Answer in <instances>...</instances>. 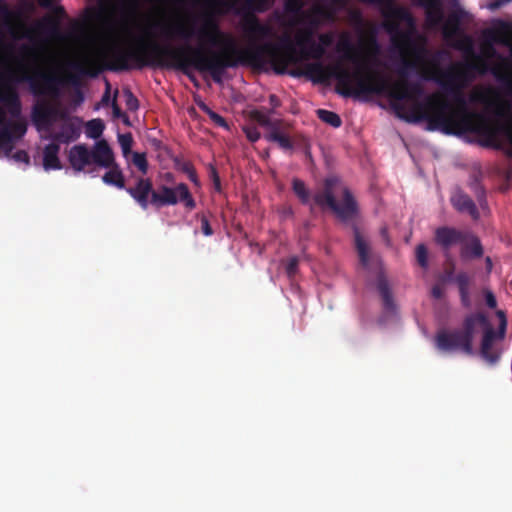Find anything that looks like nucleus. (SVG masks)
Segmentation results:
<instances>
[{
    "mask_svg": "<svg viewBox=\"0 0 512 512\" xmlns=\"http://www.w3.org/2000/svg\"><path fill=\"white\" fill-rule=\"evenodd\" d=\"M117 91L115 92V97L114 99L112 100L111 102V106H112V112H113V116L115 118H124V122L125 123H128V117L122 112L121 108L119 107V105L117 104V101H116V95H117Z\"/></svg>",
    "mask_w": 512,
    "mask_h": 512,
    "instance_id": "nucleus-45",
    "label": "nucleus"
},
{
    "mask_svg": "<svg viewBox=\"0 0 512 512\" xmlns=\"http://www.w3.org/2000/svg\"><path fill=\"white\" fill-rule=\"evenodd\" d=\"M490 37L492 42H499V39L496 38L495 32H490Z\"/></svg>",
    "mask_w": 512,
    "mask_h": 512,
    "instance_id": "nucleus-61",
    "label": "nucleus"
},
{
    "mask_svg": "<svg viewBox=\"0 0 512 512\" xmlns=\"http://www.w3.org/2000/svg\"><path fill=\"white\" fill-rule=\"evenodd\" d=\"M445 275H446V279L447 280H453L454 281V277H453V269H450V270H447L445 272Z\"/></svg>",
    "mask_w": 512,
    "mask_h": 512,
    "instance_id": "nucleus-59",
    "label": "nucleus"
},
{
    "mask_svg": "<svg viewBox=\"0 0 512 512\" xmlns=\"http://www.w3.org/2000/svg\"><path fill=\"white\" fill-rule=\"evenodd\" d=\"M415 4L425 9L427 23L432 26H438L443 22L442 0H413Z\"/></svg>",
    "mask_w": 512,
    "mask_h": 512,
    "instance_id": "nucleus-16",
    "label": "nucleus"
},
{
    "mask_svg": "<svg viewBox=\"0 0 512 512\" xmlns=\"http://www.w3.org/2000/svg\"><path fill=\"white\" fill-rule=\"evenodd\" d=\"M23 50H25L26 52H29V53H34V50L29 48V47H24Z\"/></svg>",
    "mask_w": 512,
    "mask_h": 512,
    "instance_id": "nucleus-64",
    "label": "nucleus"
},
{
    "mask_svg": "<svg viewBox=\"0 0 512 512\" xmlns=\"http://www.w3.org/2000/svg\"><path fill=\"white\" fill-rule=\"evenodd\" d=\"M459 294H460L461 304L465 308H469L471 306V299H470V292H469V290H460Z\"/></svg>",
    "mask_w": 512,
    "mask_h": 512,
    "instance_id": "nucleus-51",
    "label": "nucleus"
},
{
    "mask_svg": "<svg viewBox=\"0 0 512 512\" xmlns=\"http://www.w3.org/2000/svg\"><path fill=\"white\" fill-rule=\"evenodd\" d=\"M354 241L360 263L364 268H369L373 262L378 261V256L371 255L368 243L357 228H354Z\"/></svg>",
    "mask_w": 512,
    "mask_h": 512,
    "instance_id": "nucleus-20",
    "label": "nucleus"
},
{
    "mask_svg": "<svg viewBox=\"0 0 512 512\" xmlns=\"http://www.w3.org/2000/svg\"><path fill=\"white\" fill-rule=\"evenodd\" d=\"M23 27L22 12L11 10L6 4L0 5V30L8 32L12 37H18V31Z\"/></svg>",
    "mask_w": 512,
    "mask_h": 512,
    "instance_id": "nucleus-13",
    "label": "nucleus"
},
{
    "mask_svg": "<svg viewBox=\"0 0 512 512\" xmlns=\"http://www.w3.org/2000/svg\"><path fill=\"white\" fill-rule=\"evenodd\" d=\"M485 265H486V270L488 273H490L492 271V268H493V262H492V259L487 256L485 258Z\"/></svg>",
    "mask_w": 512,
    "mask_h": 512,
    "instance_id": "nucleus-57",
    "label": "nucleus"
},
{
    "mask_svg": "<svg viewBox=\"0 0 512 512\" xmlns=\"http://www.w3.org/2000/svg\"><path fill=\"white\" fill-rule=\"evenodd\" d=\"M179 169L188 176L190 181H192L196 185L198 184V177H197L196 170L190 162L185 161V162L181 163V165L179 166Z\"/></svg>",
    "mask_w": 512,
    "mask_h": 512,
    "instance_id": "nucleus-38",
    "label": "nucleus"
},
{
    "mask_svg": "<svg viewBox=\"0 0 512 512\" xmlns=\"http://www.w3.org/2000/svg\"><path fill=\"white\" fill-rule=\"evenodd\" d=\"M474 99L477 100V101H484V95L480 94L478 96H475Z\"/></svg>",
    "mask_w": 512,
    "mask_h": 512,
    "instance_id": "nucleus-63",
    "label": "nucleus"
},
{
    "mask_svg": "<svg viewBox=\"0 0 512 512\" xmlns=\"http://www.w3.org/2000/svg\"><path fill=\"white\" fill-rule=\"evenodd\" d=\"M41 7L51 9L53 7L54 0H38Z\"/></svg>",
    "mask_w": 512,
    "mask_h": 512,
    "instance_id": "nucleus-56",
    "label": "nucleus"
},
{
    "mask_svg": "<svg viewBox=\"0 0 512 512\" xmlns=\"http://www.w3.org/2000/svg\"><path fill=\"white\" fill-rule=\"evenodd\" d=\"M500 132H502L504 134V136L506 137V139L509 143V146H510L508 154L510 156H512V123H509L506 125H501Z\"/></svg>",
    "mask_w": 512,
    "mask_h": 512,
    "instance_id": "nucleus-43",
    "label": "nucleus"
},
{
    "mask_svg": "<svg viewBox=\"0 0 512 512\" xmlns=\"http://www.w3.org/2000/svg\"><path fill=\"white\" fill-rule=\"evenodd\" d=\"M31 120L38 131H49L58 120H63L60 130L51 136L59 143L76 141L81 134L82 121L77 117L66 119L65 112L49 100H40L33 105Z\"/></svg>",
    "mask_w": 512,
    "mask_h": 512,
    "instance_id": "nucleus-7",
    "label": "nucleus"
},
{
    "mask_svg": "<svg viewBox=\"0 0 512 512\" xmlns=\"http://www.w3.org/2000/svg\"><path fill=\"white\" fill-rule=\"evenodd\" d=\"M108 169L102 177L103 182L119 189L125 188L124 176L119 166L113 161V164Z\"/></svg>",
    "mask_w": 512,
    "mask_h": 512,
    "instance_id": "nucleus-24",
    "label": "nucleus"
},
{
    "mask_svg": "<svg viewBox=\"0 0 512 512\" xmlns=\"http://www.w3.org/2000/svg\"><path fill=\"white\" fill-rule=\"evenodd\" d=\"M457 62L442 69L439 60L433 57L422 67V77L437 83L453 104L437 94L428 96L423 102H416L409 115H402L408 123L427 122L428 130H441L448 135L475 132L494 146H499L500 125L483 114L471 112L463 92L474 80L476 72H483V61Z\"/></svg>",
    "mask_w": 512,
    "mask_h": 512,
    "instance_id": "nucleus-2",
    "label": "nucleus"
},
{
    "mask_svg": "<svg viewBox=\"0 0 512 512\" xmlns=\"http://www.w3.org/2000/svg\"><path fill=\"white\" fill-rule=\"evenodd\" d=\"M124 94L126 96L127 108L131 111L137 110L139 107L138 99L133 95V93L129 89L125 90Z\"/></svg>",
    "mask_w": 512,
    "mask_h": 512,
    "instance_id": "nucleus-42",
    "label": "nucleus"
},
{
    "mask_svg": "<svg viewBox=\"0 0 512 512\" xmlns=\"http://www.w3.org/2000/svg\"><path fill=\"white\" fill-rule=\"evenodd\" d=\"M299 258L292 256L285 261V272L289 279H293L298 273Z\"/></svg>",
    "mask_w": 512,
    "mask_h": 512,
    "instance_id": "nucleus-34",
    "label": "nucleus"
},
{
    "mask_svg": "<svg viewBox=\"0 0 512 512\" xmlns=\"http://www.w3.org/2000/svg\"><path fill=\"white\" fill-rule=\"evenodd\" d=\"M265 138L269 142H276L284 150H292L294 147L291 139L280 133L277 128L272 129L270 133L265 135Z\"/></svg>",
    "mask_w": 512,
    "mask_h": 512,
    "instance_id": "nucleus-27",
    "label": "nucleus"
},
{
    "mask_svg": "<svg viewBox=\"0 0 512 512\" xmlns=\"http://www.w3.org/2000/svg\"><path fill=\"white\" fill-rule=\"evenodd\" d=\"M60 151V145L52 142L45 146L43 151V166L45 170H57L61 169V162L58 154Z\"/></svg>",
    "mask_w": 512,
    "mask_h": 512,
    "instance_id": "nucleus-23",
    "label": "nucleus"
},
{
    "mask_svg": "<svg viewBox=\"0 0 512 512\" xmlns=\"http://www.w3.org/2000/svg\"><path fill=\"white\" fill-rule=\"evenodd\" d=\"M317 116L321 121H323L326 124H329L334 128H338L342 125V120L340 116L333 111L318 109Z\"/></svg>",
    "mask_w": 512,
    "mask_h": 512,
    "instance_id": "nucleus-30",
    "label": "nucleus"
},
{
    "mask_svg": "<svg viewBox=\"0 0 512 512\" xmlns=\"http://www.w3.org/2000/svg\"><path fill=\"white\" fill-rule=\"evenodd\" d=\"M416 259L421 267L426 268L428 266V251L424 244L417 245Z\"/></svg>",
    "mask_w": 512,
    "mask_h": 512,
    "instance_id": "nucleus-39",
    "label": "nucleus"
},
{
    "mask_svg": "<svg viewBox=\"0 0 512 512\" xmlns=\"http://www.w3.org/2000/svg\"><path fill=\"white\" fill-rule=\"evenodd\" d=\"M512 2V0H491L486 7L490 11H496L500 9L501 7L507 5L508 3Z\"/></svg>",
    "mask_w": 512,
    "mask_h": 512,
    "instance_id": "nucleus-48",
    "label": "nucleus"
},
{
    "mask_svg": "<svg viewBox=\"0 0 512 512\" xmlns=\"http://www.w3.org/2000/svg\"><path fill=\"white\" fill-rule=\"evenodd\" d=\"M452 206L461 213H468L474 220L480 216L474 201L465 193L458 190L451 196Z\"/></svg>",
    "mask_w": 512,
    "mask_h": 512,
    "instance_id": "nucleus-18",
    "label": "nucleus"
},
{
    "mask_svg": "<svg viewBox=\"0 0 512 512\" xmlns=\"http://www.w3.org/2000/svg\"><path fill=\"white\" fill-rule=\"evenodd\" d=\"M338 51L345 53V59L353 63L358 62V51L348 40H345L338 45Z\"/></svg>",
    "mask_w": 512,
    "mask_h": 512,
    "instance_id": "nucleus-33",
    "label": "nucleus"
},
{
    "mask_svg": "<svg viewBox=\"0 0 512 512\" xmlns=\"http://www.w3.org/2000/svg\"><path fill=\"white\" fill-rule=\"evenodd\" d=\"M199 107L202 109V111H204L209 116V118L216 125H218L220 127H228V124H227L226 120L224 119V117H222L220 114L211 110L207 105L202 104Z\"/></svg>",
    "mask_w": 512,
    "mask_h": 512,
    "instance_id": "nucleus-35",
    "label": "nucleus"
},
{
    "mask_svg": "<svg viewBox=\"0 0 512 512\" xmlns=\"http://www.w3.org/2000/svg\"><path fill=\"white\" fill-rule=\"evenodd\" d=\"M110 102H112L111 95H110V84H109V82H106V90L102 95L101 104L106 106V105H109Z\"/></svg>",
    "mask_w": 512,
    "mask_h": 512,
    "instance_id": "nucleus-53",
    "label": "nucleus"
},
{
    "mask_svg": "<svg viewBox=\"0 0 512 512\" xmlns=\"http://www.w3.org/2000/svg\"><path fill=\"white\" fill-rule=\"evenodd\" d=\"M213 174H214V183H215V186H216L217 188H219V187H220V180H219V177H218V175H217V173H216V171H215V170L213 171Z\"/></svg>",
    "mask_w": 512,
    "mask_h": 512,
    "instance_id": "nucleus-60",
    "label": "nucleus"
},
{
    "mask_svg": "<svg viewBox=\"0 0 512 512\" xmlns=\"http://www.w3.org/2000/svg\"><path fill=\"white\" fill-rule=\"evenodd\" d=\"M200 221H201V230H202V233L205 235V236H211L213 235V229L210 225V222L207 218V216L205 215H201L200 216Z\"/></svg>",
    "mask_w": 512,
    "mask_h": 512,
    "instance_id": "nucleus-46",
    "label": "nucleus"
},
{
    "mask_svg": "<svg viewBox=\"0 0 512 512\" xmlns=\"http://www.w3.org/2000/svg\"><path fill=\"white\" fill-rule=\"evenodd\" d=\"M435 346L442 352L462 351L472 354V318L466 316L461 329L440 330L435 336Z\"/></svg>",
    "mask_w": 512,
    "mask_h": 512,
    "instance_id": "nucleus-10",
    "label": "nucleus"
},
{
    "mask_svg": "<svg viewBox=\"0 0 512 512\" xmlns=\"http://www.w3.org/2000/svg\"><path fill=\"white\" fill-rule=\"evenodd\" d=\"M325 53L326 52H325V49L323 48V45L318 44L316 42V40L314 39L306 49H303V51H297V49L295 48V54L298 57V60L294 64H297L301 60H309V59L316 60L314 63H320L319 60H321L323 58ZM312 63L313 62L307 63L304 66L303 72L301 73V74L307 76L311 81H313V80L310 78L309 75L306 74V67H307V65L312 64ZM321 64L323 65L322 62H321Z\"/></svg>",
    "mask_w": 512,
    "mask_h": 512,
    "instance_id": "nucleus-19",
    "label": "nucleus"
},
{
    "mask_svg": "<svg viewBox=\"0 0 512 512\" xmlns=\"http://www.w3.org/2000/svg\"><path fill=\"white\" fill-rule=\"evenodd\" d=\"M54 12L55 15L44 16L41 20L38 21L36 27L39 32L49 36H57L59 34V18L65 14V10L60 6L57 7Z\"/></svg>",
    "mask_w": 512,
    "mask_h": 512,
    "instance_id": "nucleus-17",
    "label": "nucleus"
},
{
    "mask_svg": "<svg viewBox=\"0 0 512 512\" xmlns=\"http://www.w3.org/2000/svg\"><path fill=\"white\" fill-rule=\"evenodd\" d=\"M464 14L465 12L462 9H457L449 14L442 29L446 39H453L460 34V26Z\"/></svg>",
    "mask_w": 512,
    "mask_h": 512,
    "instance_id": "nucleus-21",
    "label": "nucleus"
},
{
    "mask_svg": "<svg viewBox=\"0 0 512 512\" xmlns=\"http://www.w3.org/2000/svg\"><path fill=\"white\" fill-rule=\"evenodd\" d=\"M163 34L169 38L172 37H179L182 39H190L192 36H194V32L192 29H188L183 24H176V25H170L166 26L163 29Z\"/></svg>",
    "mask_w": 512,
    "mask_h": 512,
    "instance_id": "nucleus-25",
    "label": "nucleus"
},
{
    "mask_svg": "<svg viewBox=\"0 0 512 512\" xmlns=\"http://www.w3.org/2000/svg\"><path fill=\"white\" fill-rule=\"evenodd\" d=\"M340 180L335 177H327L324 180L323 187L313 196V202L321 209H330L341 221H349L356 217L358 213L357 202L347 187L342 188V201H336L337 187Z\"/></svg>",
    "mask_w": 512,
    "mask_h": 512,
    "instance_id": "nucleus-8",
    "label": "nucleus"
},
{
    "mask_svg": "<svg viewBox=\"0 0 512 512\" xmlns=\"http://www.w3.org/2000/svg\"><path fill=\"white\" fill-rule=\"evenodd\" d=\"M472 339L476 329H482L483 336L480 347V354L487 362L494 364L500 359V353L493 349V344L497 340L504 338L506 329V320L503 319L499 331H496L489 319L483 313H472Z\"/></svg>",
    "mask_w": 512,
    "mask_h": 512,
    "instance_id": "nucleus-11",
    "label": "nucleus"
},
{
    "mask_svg": "<svg viewBox=\"0 0 512 512\" xmlns=\"http://www.w3.org/2000/svg\"><path fill=\"white\" fill-rule=\"evenodd\" d=\"M126 191L143 210H146L149 205L159 209L176 205L178 202H182L188 210L196 207V202L185 183H179L173 188L160 185L157 190H154L149 178H139L136 185L126 188Z\"/></svg>",
    "mask_w": 512,
    "mask_h": 512,
    "instance_id": "nucleus-6",
    "label": "nucleus"
},
{
    "mask_svg": "<svg viewBox=\"0 0 512 512\" xmlns=\"http://www.w3.org/2000/svg\"><path fill=\"white\" fill-rule=\"evenodd\" d=\"M319 42H317L320 45H323V48L326 50L328 46H330L333 42V37L329 33H322L318 37Z\"/></svg>",
    "mask_w": 512,
    "mask_h": 512,
    "instance_id": "nucleus-50",
    "label": "nucleus"
},
{
    "mask_svg": "<svg viewBox=\"0 0 512 512\" xmlns=\"http://www.w3.org/2000/svg\"><path fill=\"white\" fill-rule=\"evenodd\" d=\"M443 293H444V292H443V288H442L440 285H438V284L434 285V286L432 287V289H431V295H432V297H433V298H435V299H440V298H442Z\"/></svg>",
    "mask_w": 512,
    "mask_h": 512,
    "instance_id": "nucleus-54",
    "label": "nucleus"
},
{
    "mask_svg": "<svg viewBox=\"0 0 512 512\" xmlns=\"http://www.w3.org/2000/svg\"><path fill=\"white\" fill-rule=\"evenodd\" d=\"M113 46L104 52L86 53L80 61H73L68 64L73 70L67 73L64 78L55 73L36 69L33 73L23 72L17 78L9 77L0 84V128L9 127L12 124H20L27 131V125L23 120H7V113L12 118L18 119L21 116L22 104L14 83H27L33 95L49 96L56 99L60 96V87L63 83L78 85L81 77H97L104 70H110L107 66L113 62L111 54Z\"/></svg>",
    "mask_w": 512,
    "mask_h": 512,
    "instance_id": "nucleus-5",
    "label": "nucleus"
},
{
    "mask_svg": "<svg viewBox=\"0 0 512 512\" xmlns=\"http://www.w3.org/2000/svg\"><path fill=\"white\" fill-rule=\"evenodd\" d=\"M132 163L139 169L142 174L148 171V161L144 153L135 152L132 157Z\"/></svg>",
    "mask_w": 512,
    "mask_h": 512,
    "instance_id": "nucleus-36",
    "label": "nucleus"
},
{
    "mask_svg": "<svg viewBox=\"0 0 512 512\" xmlns=\"http://www.w3.org/2000/svg\"><path fill=\"white\" fill-rule=\"evenodd\" d=\"M313 40V31L311 29L302 30L295 36V44L299 47V51L306 49Z\"/></svg>",
    "mask_w": 512,
    "mask_h": 512,
    "instance_id": "nucleus-32",
    "label": "nucleus"
},
{
    "mask_svg": "<svg viewBox=\"0 0 512 512\" xmlns=\"http://www.w3.org/2000/svg\"><path fill=\"white\" fill-rule=\"evenodd\" d=\"M71 167L77 172H93L92 165L109 168L113 164L114 154L105 140H100L89 149L85 144L73 146L68 154Z\"/></svg>",
    "mask_w": 512,
    "mask_h": 512,
    "instance_id": "nucleus-9",
    "label": "nucleus"
},
{
    "mask_svg": "<svg viewBox=\"0 0 512 512\" xmlns=\"http://www.w3.org/2000/svg\"><path fill=\"white\" fill-rule=\"evenodd\" d=\"M273 5V0H245V9L251 11L265 12Z\"/></svg>",
    "mask_w": 512,
    "mask_h": 512,
    "instance_id": "nucleus-31",
    "label": "nucleus"
},
{
    "mask_svg": "<svg viewBox=\"0 0 512 512\" xmlns=\"http://www.w3.org/2000/svg\"><path fill=\"white\" fill-rule=\"evenodd\" d=\"M484 197H485V192L482 187H479V191H477V198H478L480 205H482V201H483Z\"/></svg>",
    "mask_w": 512,
    "mask_h": 512,
    "instance_id": "nucleus-58",
    "label": "nucleus"
},
{
    "mask_svg": "<svg viewBox=\"0 0 512 512\" xmlns=\"http://www.w3.org/2000/svg\"><path fill=\"white\" fill-rule=\"evenodd\" d=\"M377 290L381 297L383 308L387 312H394L396 305L393 298V293L389 286L388 280L382 274L377 278Z\"/></svg>",
    "mask_w": 512,
    "mask_h": 512,
    "instance_id": "nucleus-22",
    "label": "nucleus"
},
{
    "mask_svg": "<svg viewBox=\"0 0 512 512\" xmlns=\"http://www.w3.org/2000/svg\"><path fill=\"white\" fill-rule=\"evenodd\" d=\"M303 3L301 0H286L284 7L289 13H298L302 9Z\"/></svg>",
    "mask_w": 512,
    "mask_h": 512,
    "instance_id": "nucleus-41",
    "label": "nucleus"
},
{
    "mask_svg": "<svg viewBox=\"0 0 512 512\" xmlns=\"http://www.w3.org/2000/svg\"><path fill=\"white\" fill-rule=\"evenodd\" d=\"M454 282L456 283L459 291L469 290L471 277L468 273L461 271L454 277Z\"/></svg>",
    "mask_w": 512,
    "mask_h": 512,
    "instance_id": "nucleus-37",
    "label": "nucleus"
},
{
    "mask_svg": "<svg viewBox=\"0 0 512 512\" xmlns=\"http://www.w3.org/2000/svg\"><path fill=\"white\" fill-rule=\"evenodd\" d=\"M460 258L462 261H470L483 257L484 247L478 236L466 232L465 239L460 243Z\"/></svg>",
    "mask_w": 512,
    "mask_h": 512,
    "instance_id": "nucleus-14",
    "label": "nucleus"
},
{
    "mask_svg": "<svg viewBox=\"0 0 512 512\" xmlns=\"http://www.w3.org/2000/svg\"><path fill=\"white\" fill-rule=\"evenodd\" d=\"M466 231L449 226L438 227L434 232L435 243L445 252L465 239Z\"/></svg>",
    "mask_w": 512,
    "mask_h": 512,
    "instance_id": "nucleus-12",
    "label": "nucleus"
},
{
    "mask_svg": "<svg viewBox=\"0 0 512 512\" xmlns=\"http://www.w3.org/2000/svg\"><path fill=\"white\" fill-rule=\"evenodd\" d=\"M13 159L16 161V162H21V163H25V164H29L30 162V158H29V155L26 151L24 150H18L16 151L14 154H13Z\"/></svg>",
    "mask_w": 512,
    "mask_h": 512,
    "instance_id": "nucleus-49",
    "label": "nucleus"
},
{
    "mask_svg": "<svg viewBox=\"0 0 512 512\" xmlns=\"http://www.w3.org/2000/svg\"><path fill=\"white\" fill-rule=\"evenodd\" d=\"M240 29L248 46L238 48L233 38L221 31L217 22L208 19L198 31L199 39L211 45H224L221 52L195 48L190 45L139 44L135 48L113 46V62L107 67L110 71H127L132 68L153 67L181 71L190 77L191 69L209 73L212 80L221 84L226 69L239 65L262 67L269 62L276 73L283 74L289 63H295V45L290 37L281 40V46L266 41L274 36L269 23L262 22L255 14L245 13L240 20Z\"/></svg>",
    "mask_w": 512,
    "mask_h": 512,
    "instance_id": "nucleus-1",
    "label": "nucleus"
},
{
    "mask_svg": "<svg viewBox=\"0 0 512 512\" xmlns=\"http://www.w3.org/2000/svg\"><path fill=\"white\" fill-rule=\"evenodd\" d=\"M381 234L386 239V241L389 242L388 237H387V229L386 228H383L381 230Z\"/></svg>",
    "mask_w": 512,
    "mask_h": 512,
    "instance_id": "nucleus-62",
    "label": "nucleus"
},
{
    "mask_svg": "<svg viewBox=\"0 0 512 512\" xmlns=\"http://www.w3.org/2000/svg\"><path fill=\"white\" fill-rule=\"evenodd\" d=\"M274 111L268 110L264 111L262 109L251 111V118L256 121L259 125L267 128H276L274 123L272 122L270 116Z\"/></svg>",
    "mask_w": 512,
    "mask_h": 512,
    "instance_id": "nucleus-28",
    "label": "nucleus"
},
{
    "mask_svg": "<svg viewBox=\"0 0 512 512\" xmlns=\"http://www.w3.org/2000/svg\"><path fill=\"white\" fill-rule=\"evenodd\" d=\"M292 190L302 204H310V210L313 211V204L310 203V192L306 188L304 181L294 178L292 181Z\"/></svg>",
    "mask_w": 512,
    "mask_h": 512,
    "instance_id": "nucleus-26",
    "label": "nucleus"
},
{
    "mask_svg": "<svg viewBox=\"0 0 512 512\" xmlns=\"http://www.w3.org/2000/svg\"><path fill=\"white\" fill-rule=\"evenodd\" d=\"M387 30L392 34V43L401 54V64L397 69L399 80L392 82L381 73L367 71L357 67L353 72L341 64L324 66L321 63L307 65L306 74L314 83H325L330 78L336 79V92L343 97H359L362 95H385L391 99V107L398 118L404 120L401 115H409L402 103L404 100H416L424 93L423 87L418 82H411L407 78L410 73L418 69L423 62L427 50L417 46L411 38V31H402L396 22L387 25Z\"/></svg>",
    "mask_w": 512,
    "mask_h": 512,
    "instance_id": "nucleus-4",
    "label": "nucleus"
},
{
    "mask_svg": "<svg viewBox=\"0 0 512 512\" xmlns=\"http://www.w3.org/2000/svg\"><path fill=\"white\" fill-rule=\"evenodd\" d=\"M105 129L104 122L97 118L86 123V135L91 139H98Z\"/></svg>",
    "mask_w": 512,
    "mask_h": 512,
    "instance_id": "nucleus-29",
    "label": "nucleus"
},
{
    "mask_svg": "<svg viewBox=\"0 0 512 512\" xmlns=\"http://www.w3.org/2000/svg\"><path fill=\"white\" fill-rule=\"evenodd\" d=\"M269 103L272 107V109H271L272 111L281 105L280 99L275 94H271L269 96Z\"/></svg>",
    "mask_w": 512,
    "mask_h": 512,
    "instance_id": "nucleus-55",
    "label": "nucleus"
},
{
    "mask_svg": "<svg viewBox=\"0 0 512 512\" xmlns=\"http://www.w3.org/2000/svg\"><path fill=\"white\" fill-rule=\"evenodd\" d=\"M481 50H482V53L488 58H492L497 55V51H496L495 47L493 46L492 42H485L482 45Z\"/></svg>",
    "mask_w": 512,
    "mask_h": 512,
    "instance_id": "nucleus-47",
    "label": "nucleus"
},
{
    "mask_svg": "<svg viewBox=\"0 0 512 512\" xmlns=\"http://www.w3.org/2000/svg\"><path fill=\"white\" fill-rule=\"evenodd\" d=\"M243 130L247 139L252 143L258 141L261 137V134L256 127H245Z\"/></svg>",
    "mask_w": 512,
    "mask_h": 512,
    "instance_id": "nucleus-44",
    "label": "nucleus"
},
{
    "mask_svg": "<svg viewBox=\"0 0 512 512\" xmlns=\"http://www.w3.org/2000/svg\"><path fill=\"white\" fill-rule=\"evenodd\" d=\"M486 304L489 308L493 309L497 306V301L494 294L491 291H487L485 294Z\"/></svg>",
    "mask_w": 512,
    "mask_h": 512,
    "instance_id": "nucleus-52",
    "label": "nucleus"
},
{
    "mask_svg": "<svg viewBox=\"0 0 512 512\" xmlns=\"http://www.w3.org/2000/svg\"><path fill=\"white\" fill-rule=\"evenodd\" d=\"M387 30L392 34V43L401 54V64L397 69L399 80L392 82L381 73L367 71L357 67L353 72L341 64L324 66L321 63L307 65L306 74L314 83H325L330 78L336 79V92L343 97H359L362 95H385L391 99V107L398 118L404 120L401 115H409L402 103L404 100H416L424 93L423 87L418 82H411L407 78L410 73L418 69L423 62L427 50L417 46L411 38V31H402L396 22L387 25Z\"/></svg>",
    "mask_w": 512,
    "mask_h": 512,
    "instance_id": "nucleus-3",
    "label": "nucleus"
},
{
    "mask_svg": "<svg viewBox=\"0 0 512 512\" xmlns=\"http://www.w3.org/2000/svg\"><path fill=\"white\" fill-rule=\"evenodd\" d=\"M25 135V128L20 124H12L9 127L0 128V149L8 156L13 148L15 141Z\"/></svg>",
    "mask_w": 512,
    "mask_h": 512,
    "instance_id": "nucleus-15",
    "label": "nucleus"
},
{
    "mask_svg": "<svg viewBox=\"0 0 512 512\" xmlns=\"http://www.w3.org/2000/svg\"><path fill=\"white\" fill-rule=\"evenodd\" d=\"M118 141L122 148L123 154L126 155L131 151L132 144H133V138L130 133L126 134H119L118 135Z\"/></svg>",
    "mask_w": 512,
    "mask_h": 512,
    "instance_id": "nucleus-40",
    "label": "nucleus"
}]
</instances>
